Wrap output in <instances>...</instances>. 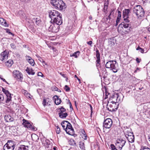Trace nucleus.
I'll return each instance as SVG.
<instances>
[{
	"mask_svg": "<svg viewBox=\"0 0 150 150\" xmlns=\"http://www.w3.org/2000/svg\"><path fill=\"white\" fill-rule=\"evenodd\" d=\"M68 122V121H63L61 123V125L63 128L64 129H65V127H66V125L67 124V123Z\"/></svg>",
	"mask_w": 150,
	"mask_h": 150,
	"instance_id": "obj_33",
	"label": "nucleus"
},
{
	"mask_svg": "<svg viewBox=\"0 0 150 150\" xmlns=\"http://www.w3.org/2000/svg\"><path fill=\"white\" fill-rule=\"evenodd\" d=\"M11 102V96H7L6 100L5 102L7 105L10 104Z\"/></svg>",
	"mask_w": 150,
	"mask_h": 150,
	"instance_id": "obj_31",
	"label": "nucleus"
},
{
	"mask_svg": "<svg viewBox=\"0 0 150 150\" xmlns=\"http://www.w3.org/2000/svg\"><path fill=\"white\" fill-rule=\"evenodd\" d=\"M137 50H139V51L142 53H143L144 52V50L142 48L140 47L139 46L136 49Z\"/></svg>",
	"mask_w": 150,
	"mask_h": 150,
	"instance_id": "obj_37",
	"label": "nucleus"
},
{
	"mask_svg": "<svg viewBox=\"0 0 150 150\" xmlns=\"http://www.w3.org/2000/svg\"><path fill=\"white\" fill-rule=\"evenodd\" d=\"M32 21L34 24L38 25L41 22V20L39 17H35L32 19Z\"/></svg>",
	"mask_w": 150,
	"mask_h": 150,
	"instance_id": "obj_21",
	"label": "nucleus"
},
{
	"mask_svg": "<svg viewBox=\"0 0 150 150\" xmlns=\"http://www.w3.org/2000/svg\"><path fill=\"white\" fill-rule=\"evenodd\" d=\"M124 96L121 93H115L111 97V98L115 101L116 102L119 103V102H121L123 100Z\"/></svg>",
	"mask_w": 150,
	"mask_h": 150,
	"instance_id": "obj_6",
	"label": "nucleus"
},
{
	"mask_svg": "<svg viewBox=\"0 0 150 150\" xmlns=\"http://www.w3.org/2000/svg\"><path fill=\"white\" fill-rule=\"evenodd\" d=\"M87 43L89 45H90L91 46H92V45H91L92 44V42L91 41H90L89 42H87Z\"/></svg>",
	"mask_w": 150,
	"mask_h": 150,
	"instance_id": "obj_53",
	"label": "nucleus"
},
{
	"mask_svg": "<svg viewBox=\"0 0 150 150\" xmlns=\"http://www.w3.org/2000/svg\"><path fill=\"white\" fill-rule=\"evenodd\" d=\"M108 1H106L105 2L104 4V7L103 8V10H104V12H105V11H106L108 8Z\"/></svg>",
	"mask_w": 150,
	"mask_h": 150,
	"instance_id": "obj_34",
	"label": "nucleus"
},
{
	"mask_svg": "<svg viewBox=\"0 0 150 150\" xmlns=\"http://www.w3.org/2000/svg\"><path fill=\"white\" fill-rule=\"evenodd\" d=\"M79 146L81 149L85 150V144L83 141H80L79 143Z\"/></svg>",
	"mask_w": 150,
	"mask_h": 150,
	"instance_id": "obj_30",
	"label": "nucleus"
},
{
	"mask_svg": "<svg viewBox=\"0 0 150 150\" xmlns=\"http://www.w3.org/2000/svg\"><path fill=\"white\" fill-rule=\"evenodd\" d=\"M26 71L29 74L33 75L35 74V72L31 68L27 67Z\"/></svg>",
	"mask_w": 150,
	"mask_h": 150,
	"instance_id": "obj_26",
	"label": "nucleus"
},
{
	"mask_svg": "<svg viewBox=\"0 0 150 150\" xmlns=\"http://www.w3.org/2000/svg\"><path fill=\"white\" fill-rule=\"evenodd\" d=\"M4 119L5 121L8 122H13L14 120L13 118L9 115H5Z\"/></svg>",
	"mask_w": 150,
	"mask_h": 150,
	"instance_id": "obj_22",
	"label": "nucleus"
},
{
	"mask_svg": "<svg viewBox=\"0 0 150 150\" xmlns=\"http://www.w3.org/2000/svg\"><path fill=\"white\" fill-rule=\"evenodd\" d=\"M89 106H90L91 108V114L92 115V113L93 112V108L91 105H89Z\"/></svg>",
	"mask_w": 150,
	"mask_h": 150,
	"instance_id": "obj_57",
	"label": "nucleus"
},
{
	"mask_svg": "<svg viewBox=\"0 0 150 150\" xmlns=\"http://www.w3.org/2000/svg\"><path fill=\"white\" fill-rule=\"evenodd\" d=\"M2 91L6 94V96H11V94L8 90H6L4 88H2Z\"/></svg>",
	"mask_w": 150,
	"mask_h": 150,
	"instance_id": "obj_32",
	"label": "nucleus"
},
{
	"mask_svg": "<svg viewBox=\"0 0 150 150\" xmlns=\"http://www.w3.org/2000/svg\"><path fill=\"white\" fill-rule=\"evenodd\" d=\"M16 145L15 142L9 140L4 146V150H14Z\"/></svg>",
	"mask_w": 150,
	"mask_h": 150,
	"instance_id": "obj_5",
	"label": "nucleus"
},
{
	"mask_svg": "<svg viewBox=\"0 0 150 150\" xmlns=\"http://www.w3.org/2000/svg\"><path fill=\"white\" fill-rule=\"evenodd\" d=\"M38 75L39 76H41L42 77H43L44 76V75H43L42 73L40 72H38Z\"/></svg>",
	"mask_w": 150,
	"mask_h": 150,
	"instance_id": "obj_49",
	"label": "nucleus"
},
{
	"mask_svg": "<svg viewBox=\"0 0 150 150\" xmlns=\"http://www.w3.org/2000/svg\"><path fill=\"white\" fill-rule=\"evenodd\" d=\"M50 26L48 27L49 31L53 33H57L59 31L60 28L59 26L57 24L51 23Z\"/></svg>",
	"mask_w": 150,
	"mask_h": 150,
	"instance_id": "obj_7",
	"label": "nucleus"
},
{
	"mask_svg": "<svg viewBox=\"0 0 150 150\" xmlns=\"http://www.w3.org/2000/svg\"><path fill=\"white\" fill-rule=\"evenodd\" d=\"M49 16L51 18L52 20L53 19L56 18L59 16L62 15L61 13H59L58 11L56 10H52L50 11L49 12Z\"/></svg>",
	"mask_w": 150,
	"mask_h": 150,
	"instance_id": "obj_10",
	"label": "nucleus"
},
{
	"mask_svg": "<svg viewBox=\"0 0 150 150\" xmlns=\"http://www.w3.org/2000/svg\"><path fill=\"white\" fill-rule=\"evenodd\" d=\"M130 25L129 22H126L125 21H124L122 22L121 24H120L119 25V27H121L122 28H128L129 27H130L129 26Z\"/></svg>",
	"mask_w": 150,
	"mask_h": 150,
	"instance_id": "obj_19",
	"label": "nucleus"
},
{
	"mask_svg": "<svg viewBox=\"0 0 150 150\" xmlns=\"http://www.w3.org/2000/svg\"><path fill=\"white\" fill-rule=\"evenodd\" d=\"M59 109L60 110V112L59 113V117L62 118L66 117L68 115V114L66 112L64 113L65 112L66 109L63 107H61Z\"/></svg>",
	"mask_w": 150,
	"mask_h": 150,
	"instance_id": "obj_13",
	"label": "nucleus"
},
{
	"mask_svg": "<svg viewBox=\"0 0 150 150\" xmlns=\"http://www.w3.org/2000/svg\"><path fill=\"white\" fill-rule=\"evenodd\" d=\"M112 121L111 119L107 118L103 122V129H109L112 126Z\"/></svg>",
	"mask_w": 150,
	"mask_h": 150,
	"instance_id": "obj_9",
	"label": "nucleus"
},
{
	"mask_svg": "<svg viewBox=\"0 0 150 150\" xmlns=\"http://www.w3.org/2000/svg\"><path fill=\"white\" fill-rule=\"evenodd\" d=\"M56 133L57 134H59L60 132V128L58 126H56Z\"/></svg>",
	"mask_w": 150,
	"mask_h": 150,
	"instance_id": "obj_39",
	"label": "nucleus"
},
{
	"mask_svg": "<svg viewBox=\"0 0 150 150\" xmlns=\"http://www.w3.org/2000/svg\"><path fill=\"white\" fill-rule=\"evenodd\" d=\"M120 20L119 19H117V20L116 21V23L115 25V26H116L118 25V23L119 22Z\"/></svg>",
	"mask_w": 150,
	"mask_h": 150,
	"instance_id": "obj_52",
	"label": "nucleus"
},
{
	"mask_svg": "<svg viewBox=\"0 0 150 150\" xmlns=\"http://www.w3.org/2000/svg\"><path fill=\"white\" fill-rule=\"evenodd\" d=\"M53 98L54 100L55 103L56 105H59L61 102V99L60 98H59V97L57 96H54Z\"/></svg>",
	"mask_w": 150,
	"mask_h": 150,
	"instance_id": "obj_23",
	"label": "nucleus"
},
{
	"mask_svg": "<svg viewBox=\"0 0 150 150\" xmlns=\"http://www.w3.org/2000/svg\"><path fill=\"white\" fill-rule=\"evenodd\" d=\"M1 79L3 81L6 82L7 84H9L8 82L6 81L5 79L2 78H1Z\"/></svg>",
	"mask_w": 150,
	"mask_h": 150,
	"instance_id": "obj_56",
	"label": "nucleus"
},
{
	"mask_svg": "<svg viewBox=\"0 0 150 150\" xmlns=\"http://www.w3.org/2000/svg\"><path fill=\"white\" fill-rule=\"evenodd\" d=\"M13 76L17 80L22 81L23 79V76L22 74L19 71L15 70L13 71Z\"/></svg>",
	"mask_w": 150,
	"mask_h": 150,
	"instance_id": "obj_8",
	"label": "nucleus"
},
{
	"mask_svg": "<svg viewBox=\"0 0 150 150\" xmlns=\"http://www.w3.org/2000/svg\"><path fill=\"white\" fill-rule=\"evenodd\" d=\"M8 57V53L7 52L4 51L1 52L0 55V59L3 61L7 59Z\"/></svg>",
	"mask_w": 150,
	"mask_h": 150,
	"instance_id": "obj_17",
	"label": "nucleus"
},
{
	"mask_svg": "<svg viewBox=\"0 0 150 150\" xmlns=\"http://www.w3.org/2000/svg\"><path fill=\"white\" fill-rule=\"evenodd\" d=\"M130 133H133V132H130V130H127V131H126L125 133V136L126 137L128 136V135H131L130 134Z\"/></svg>",
	"mask_w": 150,
	"mask_h": 150,
	"instance_id": "obj_42",
	"label": "nucleus"
},
{
	"mask_svg": "<svg viewBox=\"0 0 150 150\" xmlns=\"http://www.w3.org/2000/svg\"><path fill=\"white\" fill-rule=\"evenodd\" d=\"M4 99L3 95L0 94V102L3 101Z\"/></svg>",
	"mask_w": 150,
	"mask_h": 150,
	"instance_id": "obj_47",
	"label": "nucleus"
},
{
	"mask_svg": "<svg viewBox=\"0 0 150 150\" xmlns=\"http://www.w3.org/2000/svg\"><path fill=\"white\" fill-rule=\"evenodd\" d=\"M138 71H139V69L138 68H137L136 70L134 71V73H136Z\"/></svg>",
	"mask_w": 150,
	"mask_h": 150,
	"instance_id": "obj_61",
	"label": "nucleus"
},
{
	"mask_svg": "<svg viewBox=\"0 0 150 150\" xmlns=\"http://www.w3.org/2000/svg\"><path fill=\"white\" fill-rule=\"evenodd\" d=\"M105 93L106 96H108L109 94V93L107 91L106 89H105Z\"/></svg>",
	"mask_w": 150,
	"mask_h": 150,
	"instance_id": "obj_59",
	"label": "nucleus"
},
{
	"mask_svg": "<svg viewBox=\"0 0 150 150\" xmlns=\"http://www.w3.org/2000/svg\"><path fill=\"white\" fill-rule=\"evenodd\" d=\"M130 134L131 135H128V136L126 137V138L129 142L131 143H133L134 142V136L133 133H130Z\"/></svg>",
	"mask_w": 150,
	"mask_h": 150,
	"instance_id": "obj_18",
	"label": "nucleus"
},
{
	"mask_svg": "<svg viewBox=\"0 0 150 150\" xmlns=\"http://www.w3.org/2000/svg\"><path fill=\"white\" fill-rule=\"evenodd\" d=\"M80 53V52L77 51L74 53L71 54L70 56L71 57H74L75 58H77L79 56Z\"/></svg>",
	"mask_w": 150,
	"mask_h": 150,
	"instance_id": "obj_28",
	"label": "nucleus"
},
{
	"mask_svg": "<svg viewBox=\"0 0 150 150\" xmlns=\"http://www.w3.org/2000/svg\"><path fill=\"white\" fill-rule=\"evenodd\" d=\"M33 136L34 137H35L37 138H38V135H36V134H34Z\"/></svg>",
	"mask_w": 150,
	"mask_h": 150,
	"instance_id": "obj_60",
	"label": "nucleus"
},
{
	"mask_svg": "<svg viewBox=\"0 0 150 150\" xmlns=\"http://www.w3.org/2000/svg\"><path fill=\"white\" fill-rule=\"evenodd\" d=\"M26 93H27V91H25V90H24L23 92V93H24V94H27Z\"/></svg>",
	"mask_w": 150,
	"mask_h": 150,
	"instance_id": "obj_62",
	"label": "nucleus"
},
{
	"mask_svg": "<svg viewBox=\"0 0 150 150\" xmlns=\"http://www.w3.org/2000/svg\"><path fill=\"white\" fill-rule=\"evenodd\" d=\"M41 140L43 145L45 146L46 148H48L49 145H50V141L45 138L41 139Z\"/></svg>",
	"mask_w": 150,
	"mask_h": 150,
	"instance_id": "obj_15",
	"label": "nucleus"
},
{
	"mask_svg": "<svg viewBox=\"0 0 150 150\" xmlns=\"http://www.w3.org/2000/svg\"><path fill=\"white\" fill-rule=\"evenodd\" d=\"M118 15L117 17V19H118L119 20H120L121 17V12L120 11H118Z\"/></svg>",
	"mask_w": 150,
	"mask_h": 150,
	"instance_id": "obj_43",
	"label": "nucleus"
},
{
	"mask_svg": "<svg viewBox=\"0 0 150 150\" xmlns=\"http://www.w3.org/2000/svg\"><path fill=\"white\" fill-rule=\"evenodd\" d=\"M51 3L55 8L60 10L66 8V4L62 0H52Z\"/></svg>",
	"mask_w": 150,
	"mask_h": 150,
	"instance_id": "obj_2",
	"label": "nucleus"
},
{
	"mask_svg": "<svg viewBox=\"0 0 150 150\" xmlns=\"http://www.w3.org/2000/svg\"><path fill=\"white\" fill-rule=\"evenodd\" d=\"M59 74L62 76L64 78H66V81H67V80H68V78L66 76V75L65 74H62V72H60L59 73Z\"/></svg>",
	"mask_w": 150,
	"mask_h": 150,
	"instance_id": "obj_45",
	"label": "nucleus"
},
{
	"mask_svg": "<svg viewBox=\"0 0 150 150\" xmlns=\"http://www.w3.org/2000/svg\"><path fill=\"white\" fill-rule=\"evenodd\" d=\"M106 19L108 20V19H109L110 20V16H108L106 18Z\"/></svg>",
	"mask_w": 150,
	"mask_h": 150,
	"instance_id": "obj_63",
	"label": "nucleus"
},
{
	"mask_svg": "<svg viewBox=\"0 0 150 150\" xmlns=\"http://www.w3.org/2000/svg\"><path fill=\"white\" fill-rule=\"evenodd\" d=\"M62 15H61L58 17L53 19V23L57 24L59 26L62 23Z\"/></svg>",
	"mask_w": 150,
	"mask_h": 150,
	"instance_id": "obj_14",
	"label": "nucleus"
},
{
	"mask_svg": "<svg viewBox=\"0 0 150 150\" xmlns=\"http://www.w3.org/2000/svg\"><path fill=\"white\" fill-rule=\"evenodd\" d=\"M119 105V103L116 102L112 99H110L109 101H108L107 104L108 110L111 112L115 111L117 110Z\"/></svg>",
	"mask_w": 150,
	"mask_h": 150,
	"instance_id": "obj_3",
	"label": "nucleus"
},
{
	"mask_svg": "<svg viewBox=\"0 0 150 150\" xmlns=\"http://www.w3.org/2000/svg\"><path fill=\"white\" fill-rule=\"evenodd\" d=\"M126 143V141L122 139H117L116 144L119 146V149L120 150L122 149V147L124 146Z\"/></svg>",
	"mask_w": 150,
	"mask_h": 150,
	"instance_id": "obj_12",
	"label": "nucleus"
},
{
	"mask_svg": "<svg viewBox=\"0 0 150 150\" xmlns=\"http://www.w3.org/2000/svg\"><path fill=\"white\" fill-rule=\"evenodd\" d=\"M38 59L41 62H42L43 64H43V66H44V64L46 65H47V64L41 57H38Z\"/></svg>",
	"mask_w": 150,
	"mask_h": 150,
	"instance_id": "obj_36",
	"label": "nucleus"
},
{
	"mask_svg": "<svg viewBox=\"0 0 150 150\" xmlns=\"http://www.w3.org/2000/svg\"><path fill=\"white\" fill-rule=\"evenodd\" d=\"M10 45L11 47L13 49H15L16 47L15 45L13 43H11Z\"/></svg>",
	"mask_w": 150,
	"mask_h": 150,
	"instance_id": "obj_48",
	"label": "nucleus"
},
{
	"mask_svg": "<svg viewBox=\"0 0 150 150\" xmlns=\"http://www.w3.org/2000/svg\"><path fill=\"white\" fill-rule=\"evenodd\" d=\"M123 17L124 20L126 22H129V21L128 18L129 17V13H130V11L129 9H125L123 11Z\"/></svg>",
	"mask_w": 150,
	"mask_h": 150,
	"instance_id": "obj_11",
	"label": "nucleus"
},
{
	"mask_svg": "<svg viewBox=\"0 0 150 150\" xmlns=\"http://www.w3.org/2000/svg\"><path fill=\"white\" fill-rule=\"evenodd\" d=\"M4 23L3 24H3V25L5 26H8V24H7V22H6V21L5 20L4 21Z\"/></svg>",
	"mask_w": 150,
	"mask_h": 150,
	"instance_id": "obj_50",
	"label": "nucleus"
},
{
	"mask_svg": "<svg viewBox=\"0 0 150 150\" xmlns=\"http://www.w3.org/2000/svg\"><path fill=\"white\" fill-rule=\"evenodd\" d=\"M136 60L137 62L138 63H140L141 60V59H139L138 58H137Z\"/></svg>",
	"mask_w": 150,
	"mask_h": 150,
	"instance_id": "obj_51",
	"label": "nucleus"
},
{
	"mask_svg": "<svg viewBox=\"0 0 150 150\" xmlns=\"http://www.w3.org/2000/svg\"><path fill=\"white\" fill-rule=\"evenodd\" d=\"M18 150H28V146L22 145L18 147Z\"/></svg>",
	"mask_w": 150,
	"mask_h": 150,
	"instance_id": "obj_25",
	"label": "nucleus"
},
{
	"mask_svg": "<svg viewBox=\"0 0 150 150\" xmlns=\"http://www.w3.org/2000/svg\"><path fill=\"white\" fill-rule=\"evenodd\" d=\"M64 89L67 92H69L70 90V88L67 85H65L64 87Z\"/></svg>",
	"mask_w": 150,
	"mask_h": 150,
	"instance_id": "obj_41",
	"label": "nucleus"
},
{
	"mask_svg": "<svg viewBox=\"0 0 150 150\" xmlns=\"http://www.w3.org/2000/svg\"><path fill=\"white\" fill-rule=\"evenodd\" d=\"M57 149V148L56 147H54L53 149L54 150H56Z\"/></svg>",
	"mask_w": 150,
	"mask_h": 150,
	"instance_id": "obj_64",
	"label": "nucleus"
},
{
	"mask_svg": "<svg viewBox=\"0 0 150 150\" xmlns=\"http://www.w3.org/2000/svg\"><path fill=\"white\" fill-rule=\"evenodd\" d=\"M106 67L110 69L113 72H117L118 71V65L116 61L111 60L107 62L105 64Z\"/></svg>",
	"mask_w": 150,
	"mask_h": 150,
	"instance_id": "obj_4",
	"label": "nucleus"
},
{
	"mask_svg": "<svg viewBox=\"0 0 150 150\" xmlns=\"http://www.w3.org/2000/svg\"><path fill=\"white\" fill-rule=\"evenodd\" d=\"M69 144L70 145H74L76 144L75 142L73 139H71L69 141Z\"/></svg>",
	"mask_w": 150,
	"mask_h": 150,
	"instance_id": "obj_35",
	"label": "nucleus"
},
{
	"mask_svg": "<svg viewBox=\"0 0 150 150\" xmlns=\"http://www.w3.org/2000/svg\"><path fill=\"white\" fill-rule=\"evenodd\" d=\"M133 12L138 18L142 19L144 16L145 12L142 7L140 5H136L133 8Z\"/></svg>",
	"mask_w": 150,
	"mask_h": 150,
	"instance_id": "obj_1",
	"label": "nucleus"
},
{
	"mask_svg": "<svg viewBox=\"0 0 150 150\" xmlns=\"http://www.w3.org/2000/svg\"><path fill=\"white\" fill-rule=\"evenodd\" d=\"M31 130H33L34 131H35L37 129L35 127H33L32 128H31Z\"/></svg>",
	"mask_w": 150,
	"mask_h": 150,
	"instance_id": "obj_58",
	"label": "nucleus"
},
{
	"mask_svg": "<svg viewBox=\"0 0 150 150\" xmlns=\"http://www.w3.org/2000/svg\"><path fill=\"white\" fill-rule=\"evenodd\" d=\"M43 100L42 104L44 107H45L47 104V101L45 99H43Z\"/></svg>",
	"mask_w": 150,
	"mask_h": 150,
	"instance_id": "obj_46",
	"label": "nucleus"
},
{
	"mask_svg": "<svg viewBox=\"0 0 150 150\" xmlns=\"http://www.w3.org/2000/svg\"><path fill=\"white\" fill-rule=\"evenodd\" d=\"M84 132V133H85V132ZM81 136L82 138L84 140H86L87 139V136L85 133H82Z\"/></svg>",
	"mask_w": 150,
	"mask_h": 150,
	"instance_id": "obj_40",
	"label": "nucleus"
},
{
	"mask_svg": "<svg viewBox=\"0 0 150 150\" xmlns=\"http://www.w3.org/2000/svg\"><path fill=\"white\" fill-rule=\"evenodd\" d=\"M4 19L3 18H0V24H1V23H3V21H4Z\"/></svg>",
	"mask_w": 150,
	"mask_h": 150,
	"instance_id": "obj_55",
	"label": "nucleus"
},
{
	"mask_svg": "<svg viewBox=\"0 0 150 150\" xmlns=\"http://www.w3.org/2000/svg\"><path fill=\"white\" fill-rule=\"evenodd\" d=\"M66 125V127L65 128V131L67 133H68V132H69V131H68V129L71 130L72 127L71 124L69 123L68 122L67 123V124Z\"/></svg>",
	"mask_w": 150,
	"mask_h": 150,
	"instance_id": "obj_27",
	"label": "nucleus"
},
{
	"mask_svg": "<svg viewBox=\"0 0 150 150\" xmlns=\"http://www.w3.org/2000/svg\"><path fill=\"white\" fill-rule=\"evenodd\" d=\"M13 63V61L11 59H9L6 62L5 64L7 66L10 67H11Z\"/></svg>",
	"mask_w": 150,
	"mask_h": 150,
	"instance_id": "obj_29",
	"label": "nucleus"
},
{
	"mask_svg": "<svg viewBox=\"0 0 150 150\" xmlns=\"http://www.w3.org/2000/svg\"><path fill=\"white\" fill-rule=\"evenodd\" d=\"M140 150H150V149L147 146H142L141 147Z\"/></svg>",
	"mask_w": 150,
	"mask_h": 150,
	"instance_id": "obj_38",
	"label": "nucleus"
},
{
	"mask_svg": "<svg viewBox=\"0 0 150 150\" xmlns=\"http://www.w3.org/2000/svg\"><path fill=\"white\" fill-rule=\"evenodd\" d=\"M23 125L24 127L27 128L29 129H31V128H33V126L28 121L26 120L25 119H23Z\"/></svg>",
	"mask_w": 150,
	"mask_h": 150,
	"instance_id": "obj_16",
	"label": "nucleus"
},
{
	"mask_svg": "<svg viewBox=\"0 0 150 150\" xmlns=\"http://www.w3.org/2000/svg\"><path fill=\"white\" fill-rule=\"evenodd\" d=\"M74 77L75 78H77V79L79 81V83H81V80H80V79H79L78 78V77L77 76V75H74Z\"/></svg>",
	"mask_w": 150,
	"mask_h": 150,
	"instance_id": "obj_54",
	"label": "nucleus"
},
{
	"mask_svg": "<svg viewBox=\"0 0 150 150\" xmlns=\"http://www.w3.org/2000/svg\"><path fill=\"white\" fill-rule=\"evenodd\" d=\"M110 147L112 150H117L115 146L113 144H111L110 145Z\"/></svg>",
	"mask_w": 150,
	"mask_h": 150,
	"instance_id": "obj_44",
	"label": "nucleus"
},
{
	"mask_svg": "<svg viewBox=\"0 0 150 150\" xmlns=\"http://www.w3.org/2000/svg\"><path fill=\"white\" fill-rule=\"evenodd\" d=\"M26 59L29 63L32 66H34L35 64L34 60L31 57L29 56H26Z\"/></svg>",
	"mask_w": 150,
	"mask_h": 150,
	"instance_id": "obj_20",
	"label": "nucleus"
},
{
	"mask_svg": "<svg viewBox=\"0 0 150 150\" xmlns=\"http://www.w3.org/2000/svg\"><path fill=\"white\" fill-rule=\"evenodd\" d=\"M96 57L97 60L96 61V63L98 64H99V62L100 61V54L99 52V50L98 49H96Z\"/></svg>",
	"mask_w": 150,
	"mask_h": 150,
	"instance_id": "obj_24",
	"label": "nucleus"
}]
</instances>
